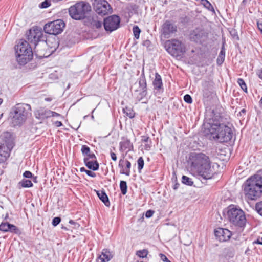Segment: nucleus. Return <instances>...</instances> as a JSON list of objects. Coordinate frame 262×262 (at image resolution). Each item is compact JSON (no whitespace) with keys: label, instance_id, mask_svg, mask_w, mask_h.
<instances>
[{"label":"nucleus","instance_id":"49","mask_svg":"<svg viewBox=\"0 0 262 262\" xmlns=\"http://www.w3.org/2000/svg\"><path fill=\"white\" fill-rule=\"evenodd\" d=\"M89 156V158H88L89 160L91 159L92 160H95V156L94 154H90V153L87 155Z\"/></svg>","mask_w":262,"mask_h":262},{"label":"nucleus","instance_id":"10","mask_svg":"<svg viewBox=\"0 0 262 262\" xmlns=\"http://www.w3.org/2000/svg\"><path fill=\"white\" fill-rule=\"evenodd\" d=\"M42 35L41 29L37 27L31 28L27 34V39L32 43L35 45L34 52H38L37 46H40L38 42Z\"/></svg>","mask_w":262,"mask_h":262},{"label":"nucleus","instance_id":"7","mask_svg":"<svg viewBox=\"0 0 262 262\" xmlns=\"http://www.w3.org/2000/svg\"><path fill=\"white\" fill-rule=\"evenodd\" d=\"M65 27V24L61 19H57L46 24L44 30L46 33L57 35L61 33Z\"/></svg>","mask_w":262,"mask_h":262},{"label":"nucleus","instance_id":"6","mask_svg":"<svg viewBox=\"0 0 262 262\" xmlns=\"http://www.w3.org/2000/svg\"><path fill=\"white\" fill-rule=\"evenodd\" d=\"M166 50L173 56H180L185 52V45L176 39L167 40L165 42Z\"/></svg>","mask_w":262,"mask_h":262},{"label":"nucleus","instance_id":"28","mask_svg":"<svg viewBox=\"0 0 262 262\" xmlns=\"http://www.w3.org/2000/svg\"><path fill=\"white\" fill-rule=\"evenodd\" d=\"M212 94V89L210 86L205 85L203 90V96L204 98H209Z\"/></svg>","mask_w":262,"mask_h":262},{"label":"nucleus","instance_id":"46","mask_svg":"<svg viewBox=\"0 0 262 262\" xmlns=\"http://www.w3.org/2000/svg\"><path fill=\"white\" fill-rule=\"evenodd\" d=\"M153 214L154 211L151 210H149L146 212L145 216L146 217H150L153 215Z\"/></svg>","mask_w":262,"mask_h":262},{"label":"nucleus","instance_id":"15","mask_svg":"<svg viewBox=\"0 0 262 262\" xmlns=\"http://www.w3.org/2000/svg\"><path fill=\"white\" fill-rule=\"evenodd\" d=\"M207 34L202 29L196 28L190 34V39L195 42L202 43L206 38Z\"/></svg>","mask_w":262,"mask_h":262},{"label":"nucleus","instance_id":"37","mask_svg":"<svg viewBox=\"0 0 262 262\" xmlns=\"http://www.w3.org/2000/svg\"><path fill=\"white\" fill-rule=\"evenodd\" d=\"M225 59L224 54L219 55L217 59V63L219 65H221Z\"/></svg>","mask_w":262,"mask_h":262},{"label":"nucleus","instance_id":"11","mask_svg":"<svg viewBox=\"0 0 262 262\" xmlns=\"http://www.w3.org/2000/svg\"><path fill=\"white\" fill-rule=\"evenodd\" d=\"M120 18L115 15L108 17L104 20V27L106 31L112 32L116 30L119 26Z\"/></svg>","mask_w":262,"mask_h":262},{"label":"nucleus","instance_id":"29","mask_svg":"<svg viewBox=\"0 0 262 262\" xmlns=\"http://www.w3.org/2000/svg\"><path fill=\"white\" fill-rule=\"evenodd\" d=\"M148 254V251L146 249H143L141 250H138L136 252V255L140 258H145L146 257Z\"/></svg>","mask_w":262,"mask_h":262},{"label":"nucleus","instance_id":"18","mask_svg":"<svg viewBox=\"0 0 262 262\" xmlns=\"http://www.w3.org/2000/svg\"><path fill=\"white\" fill-rule=\"evenodd\" d=\"M0 230L4 232H10L16 234L20 233L19 230L16 226L7 222H2L0 224Z\"/></svg>","mask_w":262,"mask_h":262},{"label":"nucleus","instance_id":"62","mask_svg":"<svg viewBox=\"0 0 262 262\" xmlns=\"http://www.w3.org/2000/svg\"><path fill=\"white\" fill-rule=\"evenodd\" d=\"M69 223H70V224H73V223H74V222H73L72 220H70V221H69Z\"/></svg>","mask_w":262,"mask_h":262},{"label":"nucleus","instance_id":"12","mask_svg":"<svg viewBox=\"0 0 262 262\" xmlns=\"http://www.w3.org/2000/svg\"><path fill=\"white\" fill-rule=\"evenodd\" d=\"M177 31V26L169 20H166L164 23L161 30L162 35L165 38H169L172 34L175 33Z\"/></svg>","mask_w":262,"mask_h":262},{"label":"nucleus","instance_id":"3","mask_svg":"<svg viewBox=\"0 0 262 262\" xmlns=\"http://www.w3.org/2000/svg\"><path fill=\"white\" fill-rule=\"evenodd\" d=\"M16 57L18 62L24 65L29 61L33 57V53L28 42L20 40L15 47Z\"/></svg>","mask_w":262,"mask_h":262},{"label":"nucleus","instance_id":"13","mask_svg":"<svg viewBox=\"0 0 262 262\" xmlns=\"http://www.w3.org/2000/svg\"><path fill=\"white\" fill-rule=\"evenodd\" d=\"M94 9L100 15H105L111 12L109 4L104 0L96 1L94 3Z\"/></svg>","mask_w":262,"mask_h":262},{"label":"nucleus","instance_id":"23","mask_svg":"<svg viewBox=\"0 0 262 262\" xmlns=\"http://www.w3.org/2000/svg\"><path fill=\"white\" fill-rule=\"evenodd\" d=\"M84 163L89 169L97 170L99 168V164L95 160H89L88 158H85Z\"/></svg>","mask_w":262,"mask_h":262},{"label":"nucleus","instance_id":"57","mask_svg":"<svg viewBox=\"0 0 262 262\" xmlns=\"http://www.w3.org/2000/svg\"><path fill=\"white\" fill-rule=\"evenodd\" d=\"M53 40H54V42H55V45H54V46H52V47H51V48H53L55 49L56 48V45H57V43H56V41H56V40H55V39H54Z\"/></svg>","mask_w":262,"mask_h":262},{"label":"nucleus","instance_id":"61","mask_svg":"<svg viewBox=\"0 0 262 262\" xmlns=\"http://www.w3.org/2000/svg\"><path fill=\"white\" fill-rule=\"evenodd\" d=\"M3 102V99L0 98V105Z\"/></svg>","mask_w":262,"mask_h":262},{"label":"nucleus","instance_id":"33","mask_svg":"<svg viewBox=\"0 0 262 262\" xmlns=\"http://www.w3.org/2000/svg\"><path fill=\"white\" fill-rule=\"evenodd\" d=\"M237 82L238 84L240 85L242 89L245 92H247V86L243 79L241 78L238 79Z\"/></svg>","mask_w":262,"mask_h":262},{"label":"nucleus","instance_id":"36","mask_svg":"<svg viewBox=\"0 0 262 262\" xmlns=\"http://www.w3.org/2000/svg\"><path fill=\"white\" fill-rule=\"evenodd\" d=\"M124 112L130 118L134 117V113L132 110L126 108V109H124Z\"/></svg>","mask_w":262,"mask_h":262},{"label":"nucleus","instance_id":"43","mask_svg":"<svg viewBox=\"0 0 262 262\" xmlns=\"http://www.w3.org/2000/svg\"><path fill=\"white\" fill-rule=\"evenodd\" d=\"M50 4L49 2L47 0H46L41 4V7L42 8H46L50 6Z\"/></svg>","mask_w":262,"mask_h":262},{"label":"nucleus","instance_id":"47","mask_svg":"<svg viewBox=\"0 0 262 262\" xmlns=\"http://www.w3.org/2000/svg\"><path fill=\"white\" fill-rule=\"evenodd\" d=\"M111 157L113 161H116L117 160V156L114 152H111Z\"/></svg>","mask_w":262,"mask_h":262},{"label":"nucleus","instance_id":"27","mask_svg":"<svg viewBox=\"0 0 262 262\" xmlns=\"http://www.w3.org/2000/svg\"><path fill=\"white\" fill-rule=\"evenodd\" d=\"M18 187L19 188H29L33 186V184L30 180L23 179L18 183Z\"/></svg>","mask_w":262,"mask_h":262},{"label":"nucleus","instance_id":"34","mask_svg":"<svg viewBox=\"0 0 262 262\" xmlns=\"http://www.w3.org/2000/svg\"><path fill=\"white\" fill-rule=\"evenodd\" d=\"M201 3L202 5H204V6L205 8H206L207 9H208L209 10L213 9V7L212 6L211 4L207 0H202Z\"/></svg>","mask_w":262,"mask_h":262},{"label":"nucleus","instance_id":"41","mask_svg":"<svg viewBox=\"0 0 262 262\" xmlns=\"http://www.w3.org/2000/svg\"><path fill=\"white\" fill-rule=\"evenodd\" d=\"M184 101L188 103H191L192 102V98L191 97V96L189 95H186L184 96Z\"/></svg>","mask_w":262,"mask_h":262},{"label":"nucleus","instance_id":"21","mask_svg":"<svg viewBox=\"0 0 262 262\" xmlns=\"http://www.w3.org/2000/svg\"><path fill=\"white\" fill-rule=\"evenodd\" d=\"M13 147L12 143L3 144L0 145V155L5 158L9 155V152Z\"/></svg>","mask_w":262,"mask_h":262},{"label":"nucleus","instance_id":"54","mask_svg":"<svg viewBox=\"0 0 262 262\" xmlns=\"http://www.w3.org/2000/svg\"><path fill=\"white\" fill-rule=\"evenodd\" d=\"M257 27L259 29V30L262 32V24L261 23H257Z\"/></svg>","mask_w":262,"mask_h":262},{"label":"nucleus","instance_id":"25","mask_svg":"<svg viewBox=\"0 0 262 262\" xmlns=\"http://www.w3.org/2000/svg\"><path fill=\"white\" fill-rule=\"evenodd\" d=\"M97 194L99 198L107 207L110 206V203L106 194L103 191H97Z\"/></svg>","mask_w":262,"mask_h":262},{"label":"nucleus","instance_id":"5","mask_svg":"<svg viewBox=\"0 0 262 262\" xmlns=\"http://www.w3.org/2000/svg\"><path fill=\"white\" fill-rule=\"evenodd\" d=\"M227 217L233 225L239 227H244L246 223V219L243 211L234 206H230L227 212Z\"/></svg>","mask_w":262,"mask_h":262},{"label":"nucleus","instance_id":"14","mask_svg":"<svg viewBox=\"0 0 262 262\" xmlns=\"http://www.w3.org/2000/svg\"><path fill=\"white\" fill-rule=\"evenodd\" d=\"M198 176L204 180L210 179L213 174V171L211 168L210 164H208L194 169Z\"/></svg>","mask_w":262,"mask_h":262},{"label":"nucleus","instance_id":"56","mask_svg":"<svg viewBox=\"0 0 262 262\" xmlns=\"http://www.w3.org/2000/svg\"><path fill=\"white\" fill-rule=\"evenodd\" d=\"M224 54V56H225V52L223 49H222L219 55Z\"/></svg>","mask_w":262,"mask_h":262},{"label":"nucleus","instance_id":"19","mask_svg":"<svg viewBox=\"0 0 262 262\" xmlns=\"http://www.w3.org/2000/svg\"><path fill=\"white\" fill-rule=\"evenodd\" d=\"M118 166L121 168L120 170L121 174H124L126 176L129 175L131 163L129 161L124 159V158H121L119 160Z\"/></svg>","mask_w":262,"mask_h":262},{"label":"nucleus","instance_id":"1","mask_svg":"<svg viewBox=\"0 0 262 262\" xmlns=\"http://www.w3.org/2000/svg\"><path fill=\"white\" fill-rule=\"evenodd\" d=\"M244 191L246 196L251 200H256L262 193V177L254 175L249 178L244 185Z\"/></svg>","mask_w":262,"mask_h":262},{"label":"nucleus","instance_id":"53","mask_svg":"<svg viewBox=\"0 0 262 262\" xmlns=\"http://www.w3.org/2000/svg\"><path fill=\"white\" fill-rule=\"evenodd\" d=\"M258 77L262 79V70H259L257 73Z\"/></svg>","mask_w":262,"mask_h":262},{"label":"nucleus","instance_id":"45","mask_svg":"<svg viewBox=\"0 0 262 262\" xmlns=\"http://www.w3.org/2000/svg\"><path fill=\"white\" fill-rule=\"evenodd\" d=\"M23 176L25 178H30L32 176V173L29 171H26L24 172Z\"/></svg>","mask_w":262,"mask_h":262},{"label":"nucleus","instance_id":"50","mask_svg":"<svg viewBox=\"0 0 262 262\" xmlns=\"http://www.w3.org/2000/svg\"><path fill=\"white\" fill-rule=\"evenodd\" d=\"M160 256H161V259L162 260H163L164 261H168V258L165 255L160 254Z\"/></svg>","mask_w":262,"mask_h":262},{"label":"nucleus","instance_id":"22","mask_svg":"<svg viewBox=\"0 0 262 262\" xmlns=\"http://www.w3.org/2000/svg\"><path fill=\"white\" fill-rule=\"evenodd\" d=\"M133 148L132 143L127 139H123L122 141L120 143V150H131Z\"/></svg>","mask_w":262,"mask_h":262},{"label":"nucleus","instance_id":"8","mask_svg":"<svg viewBox=\"0 0 262 262\" xmlns=\"http://www.w3.org/2000/svg\"><path fill=\"white\" fill-rule=\"evenodd\" d=\"M224 123H221L217 121H214L212 123L209 124V127L206 129L207 136L211 139H213L219 142V137L222 132L223 128L222 125Z\"/></svg>","mask_w":262,"mask_h":262},{"label":"nucleus","instance_id":"39","mask_svg":"<svg viewBox=\"0 0 262 262\" xmlns=\"http://www.w3.org/2000/svg\"><path fill=\"white\" fill-rule=\"evenodd\" d=\"M81 151L83 154L87 155L90 152V148L85 145H83L81 148Z\"/></svg>","mask_w":262,"mask_h":262},{"label":"nucleus","instance_id":"44","mask_svg":"<svg viewBox=\"0 0 262 262\" xmlns=\"http://www.w3.org/2000/svg\"><path fill=\"white\" fill-rule=\"evenodd\" d=\"M85 173L89 176L91 177H93V178H94L96 177V174L95 172L92 171H90V170H85Z\"/></svg>","mask_w":262,"mask_h":262},{"label":"nucleus","instance_id":"35","mask_svg":"<svg viewBox=\"0 0 262 262\" xmlns=\"http://www.w3.org/2000/svg\"><path fill=\"white\" fill-rule=\"evenodd\" d=\"M137 163L138 170L140 171L143 168L144 164V160L142 157H140L138 159Z\"/></svg>","mask_w":262,"mask_h":262},{"label":"nucleus","instance_id":"64","mask_svg":"<svg viewBox=\"0 0 262 262\" xmlns=\"http://www.w3.org/2000/svg\"><path fill=\"white\" fill-rule=\"evenodd\" d=\"M39 56L40 57H43V56H45V55H39Z\"/></svg>","mask_w":262,"mask_h":262},{"label":"nucleus","instance_id":"30","mask_svg":"<svg viewBox=\"0 0 262 262\" xmlns=\"http://www.w3.org/2000/svg\"><path fill=\"white\" fill-rule=\"evenodd\" d=\"M120 188L123 194H125L127 192V184L126 182L121 181L120 183Z\"/></svg>","mask_w":262,"mask_h":262},{"label":"nucleus","instance_id":"52","mask_svg":"<svg viewBox=\"0 0 262 262\" xmlns=\"http://www.w3.org/2000/svg\"><path fill=\"white\" fill-rule=\"evenodd\" d=\"M54 124L55 126H56L57 127H59V126H62V124L61 123V122L60 121H57L56 122H54Z\"/></svg>","mask_w":262,"mask_h":262},{"label":"nucleus","instance_id":"51","mask_svg":"<svg viewBox=\"0 0 262 262\" xmlns=\"http://www.w3.org/2000/svg\"><path fill=\"white\" fill-rule=\"evenodd\" d=\"M254 243L262 245V237H258Z\"/></svg>","mask_w":262,"mask_h":262},{"label":"nucleus","instance_id":"31","mask_svg":"<svg viewBox=\"0 0 262 262\" xmlns=\"http://www.w3.org/2000/svg\"><path fill=\"white\" fill-rule=\"evenodd\" d=\"M182 181L183 183L189 186H191L193 184V181H192V179L185 176H183L182 177Z\"/></svg>","mask_w":262,"mask_h":262},{"label":"nucleus","instance_id":"48","mask_svg":"<svg viewBox=\"0 0 262 262\" xmlns=\"http://www.w3.org/2000/svg\"><path fill=\"white\" fill-rule=\"evenodd\" d=\"M59 117L60 116V115L57 113L55 112L51 111V113L50 114V117Z\"/></svg>","mask_w":262,"mask_h":262},{"label":"nucleus","instance_id":"24","mask_svg":"<svg viewBox=\"0 0 262 262\" xmlns=\"http://www.w3.org/2000/svg\"><path fill=\"white\" fill-rule=\"evenodd\" d=\"M112 258V254L110 252L106 249L102 250L101 254L99 256V259L102 262H107Z\"/></svg>","mask_w":262,"mask_h":262},{"label":"nucleus","instance_id":"63","mask_svg":"<svg viewBox=\"0 0 262 262\" xmlns=\"http://www.w3.org/2000/svg\"><path fill=\"white\" fill-rule=\"evenodd\" d=\"M148 138H146V139H144V141L145 142H147V140H148Z\"/></svg>","mask_w":262,"mask_h":262},{"label":"nucleus","instance_id":"17","mask_svg":"<svg viewBox=\"0 0 262 262\" xmlns=\"http://www.w3.org/2000/svg\"><path fill=\"white\" fill-rule=\"evenodd\" d=\"M216 238L220 242H225L229 240L231 236V232L227 229L219 228L214 231Z\"/></svg>","mask_w":262,"mask_h":262},{"label":"nucleus","instance_id":"59","mask_svg":"<svg viewBox=\"0 0 262 262\" xmlns=\"http://www.w3.org/2000/svg\"><path fill=\"white\" fill-rule=\"evenodd\" d=\"M80 170H81V171H85V169H84V168L82 167V168H80Z\"/></svg>","mask_w":262,"mask_h":262},{"label":"nucleus","instance_id":"4","mask_svg":"<svg viewBox=\"0 0 262 262\" xmlns=\"http://www.w3.org/2000/svg\"><path fill=\"white\" fill-rule=\"evenodd\" d=\"M91 11V7L90 4L84 2L77 3L69 10L70 15L76 20L84 18L89 14Z\"/></svg>","mask_w":262,"mask_h":262},{"label":"nucleus","instance_id":"55","mask_svg":"<svg viewBox=\"0 0 262 262\" xmlns=\"http://www.w3.org/2000/svg\"><path fill=\"white\" fill-rule=\"evenodd\" d=\"M50 42V39H49L47 40V41H46V42H42V44L43 45H48V46H49L50 45H49V42Z\"/></svg>","mask_w":262,"mask_h":262},{"label":"nucleus","instance_id":"2","mask_svg":"<svg viewBox=\"0 0 262 262\" xmlns=\"http://www.w3.org/2000/svg\"><path fill=\"white\" fill-rule=\"evenodd\" d=\"M31 106L27 104H18L11 113V123L14 126L23 124L28 118Z\"/></svg>","mask_w":262,"mask_h":262},{"label":"nucleus","instance_id":"26","mask_svg":"<svg viewBox=\"0 0 262 262\" xmlns=\"http://www.w3.org/2000/svg\"><path fill=\"white\" fill-rule=\"evenodd\" d=\"M155 89H160L162 85V82L161 76L158 73L156 74L155 78L153 82Z\"/></svg>","mask_w":262,"mask_h":262},{"label":"nucleus","instance_id":"16","mask_svg":"<svg viewBox=\"0 0 262 262\" xmlns=\"http://www.w3.org/2000/svg\"><path fill=\"white\" fill-rule=\"evenodd\" d=\"M222 131L219 137L220 142H227L231 140L233 136L232 128L227 125L224 123L222 125Z\"/></svg>","mask_w":262,"mask_h":262},{"label":"nucleus","instance_id":"20","mask_svg":"<svg viewBox=\"0 0 262 262\" xmlns=\"http://www.w3.org/2000/svg\"><path fill=\"white\" fill-rule=\"evenodd\" d=\"M51 111L40 108L35 112L36 118L39 119H45L50 117Z\"/></svg>","mask_w":262,"mask_h":262},{"label":"nucleus","instance_id":"32","mask_svg":"<svg viewBox=\"0 0 262 262\" xmlns=\"http://www.w3.org/2000/svg\"><path fill=\"white\" fill-rule=\"evenodd\" d=\"M133 31L135 37L136 39H138L139 38L140 33L141 32L140 28L137 26H135L133 27Z\"/></svg>","mask_w":262,"mask_h":262},{"label":"nucleus","instance_id":"9","mask_svg":"<svg viewBox=\"0 0 262 262\" xmlns=\"http://www.w3.org/2000/svg\"><path fill=\"white\" fill-rule=\"evenodd\" d=\"M190 160L193 169L210 164L209 158L203 153H195L192 154Z\"/></svg>","mask_w":262,"mask_h":262},{"label":"nucleus","instance_id":"42","mask_svg":"<svg viewBox=\"0 0 262 262\" xmlns=\"http://www.w3.org/2000/svg\"><path fill=\"white\" fill-rule=\"evenodd\" d=\"M92 24L97 28H99L102 26V23L100 21L93 20Z\"/></svg>","mask_w":262,"mask_h":262},{"label":"nucleus","instance_id":"58","mask_svg":"<svg viewBox=\"0 0 262 262\" xmlns=\"http://www.w3.org/2000/svg\"><path fill=\"white\" fill-rule=\"evenodd\" d=\"M51 98H45V100L47 101H51Z\"/></svg>","mask_w":262,"mask_h":262},{"label":"nucleus","instance_id":"60","mask_svg":"<svg viewBox=\"0 0 262 262\" xmlns=\"http://www.w3.org/2000/svg\"><path fill=\"white\" fill-rule=\"evenodd\" d=\"M142 82L143 84H145V81L144 80H143L142 81ZM139 83H140V84H141V81H140Z\"/></svg>","mask_w":262,"mask_h":262},{"label":"nucleus","instance_id":"38","mask_svg":"<svg viewBox=\"0 0 262 262\" xmlns=\"http://www.w3.org/2000/svg\"><path fill=\"white\" fill-rule=\"evenodd\" d=\"M256 209L258 213L262 215V202L257 203L256 205Z\"/></svg>","mask_w":262,"mask_h":262},{"label":"nucleus","instance_id":"40","mask_svg":"<svg viewBox=\"0 0 262 262\" xmlns=\"http://www.w3.org/2000/svg\"><path fill=\"white\" fill-rule=\"evenodd\" d=\"M61 221V219L59 217H55L53 219L52 225L54 226H56L59 224Z\"/></svg>","mask_w":262,"mask_h":262}]
</instances>
